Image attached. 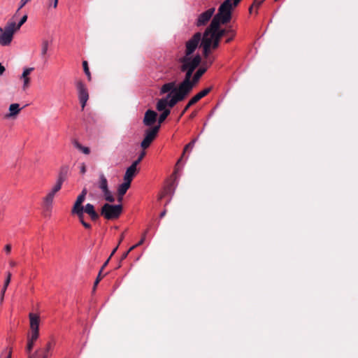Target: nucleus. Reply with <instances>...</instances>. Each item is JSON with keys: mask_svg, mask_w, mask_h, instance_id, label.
<instances>
[{"mask_svg": "<svg viewBox=\"0 0 358 358\" xmlns=\"http://www.w3.org/2000/svg\"><path fill=\"white\" fill-rule=\"evenodd\" d=\"M201 62L199 55L194 56V59L188 60L178 59L179 69L181 72L185 73L183 80L178 85V93L176 98L178 100H184L193 90L192 77L193 72Z\"/></svg>", "mask_w": 358, "mask_h": 358, "instance_id": "obj_1", "label": "nucleus"}, {"mask_svg": "<svg viewBox=\"0 0 358 358\" xmlns=\"http://www.w3.org/2000/svg\"><path fill=\"white\" fill-rule=\"evenodd\" d=\"M241 0H225L218 8L217 14L213 17L210 29L220 28L221 24H227L231 18V11Z\"/></svg>", "mask_w": 358, "mask_h": 358, "instance_id": "obj_2", "label": "nucleus"}, {"mask_svg": "<svg viewBox=\"0 0 358 358\" xmlns=\"http://www.w3.org/2000/svg\"><path fill=\"white\" fill-rule=\"evenodd\" d=\"M228 32H229V31L224 29H220L219 28H216L210 29L209 26L205 30L203 37H208V40L212 43V49H216L219 47L221 38Z\"/></svg>", "mask_w": 358, "mask_h": 358, "instance_id": "obj_3", "label": "nucleus"}, {"mask_svg": "<svg viewBox=\"0 0 358 358\" xmlns=\"http://www.w3.org/2000/svg\"><path fill=\"white\" fill-rule=\"evenodd\" d=\"M122 212V206L105 203L101 209V215L107 220H113L119 217Z\"/></svg>", "mask_w": 358, "mask_h": 358, "instance_id": "obj_4", "label": "nucleus"}, {"mask_svg": "<svg viewBox=\"0 0 358 358\" xmlns=\"http://www.w3.org/2000/svg\"><path fill=\"white\" fill-rule=\"evenodd\" d=\"M201 39V33L197 32L194 34V36L186 43L185 55L180 57L179 59L187 58L188 60L194 59V57L192 56V55L196 49Z\"/></svg>", "mask_w": 358, "mask_h": 358, "instance_id": "obj_5", "label": "nucleus"}, {"mask_svg": "<svg viewBox=\"0 0 358 358\" xmlns=\"http://www.w3.org/2000/svg\"><path fill=\"white\" fill-rule=\"evenodd\" d=\"M14 24L7 23L3 27H0V45L2 46L9 45L13 38L15 31L14 30Z\"/></svg>", "mask_w": 358, "mask_h": 358, "instance_id": "obj_6", "label": "nucleus"}, {"mask_svg": "<svg viewBox=\"0 0 358 358\" xmlns=\"http://www.w3.org/2000/svg\"><path fill=\"white\" fill-rule=\"evenodd\" d=\"M182 101V100H178L176 96H171V94H169L165 98L161 99L157 101L156 108L158 111H164V110H169L166 108V106L172 108L177 103Z\"/></svg>", "mask_w": 358, "mask_h": 358, "instance_id": "obj_7", "label": "nucleus"}, {"mask_svg": "<svg viewBox=\"0 0 358 358\" xmlns=\"http://www.w3.org/2000/svg\"><path fill=\"white\" fill-rule=\"evenodd\" d=\"M160 128L159 125L155 126L154 127L148 129L145 131V136L143 141L141 143V147L143 149H146L150 147L152 142L156 138L159 129Z\"/></svg>", "mask_w": 358, "mask_h": 358, "instance_id": "obj_8", "label": "nucleus"}, {"mask_svg": "<svg viewBox=\"0 0 358 358\" xmlns=\"http://www.w3.org/2000/svg\"><path fill=\"white\" fill-rule=\"evenodd\" d=\"M76 85L78 90V99L81 104V108L82 110H83L89 99L88 91L87 87L81 80L77 81Z\"/></svg>", "mask_w": 358, "mask_h": 358, "instance_id": "obj_9", "label": "nucleus"}, {"mask_svg": "<svg viewBox=\"0 0 358 358\" xmlns=\"http://www.w3.org/2000/svg\"><path fill=\"white\" fill-rule=\"evenodd\" d=\"M215 11V8H210L208 9L207 10L201 13L195 22V24L197 27H201L206 25L208 22L210 20V18L213 17L214 13Z\"/></svg>", "mask_w": 358, "mask_h": 358, "instance_id": "obj_10", "label": "nucleus"}, {"mask_svg": "<svg viewBox=\"0 0 358 358\" xmlns=\"http://www.w3.org/2000/svg\"><path fill=\"white\" fill-rule=\"evenodd\" d=\"M29 317L30 320L31 334H33V338H35L36 335H39L38 328L40 318L38 315L32 313H29Z\"/></svg>", "mask_w": 358, "mask_h": 358, "instance_id": "obj_11", "label": "nucleus"}, {"mask_svg": "<svg viewBox=\"0 0 358 358\" xmlns=\"http://www.w3.org/2000/svg\"><path fill=\"white\" fill-rule=\"evenodd\" d=\"M157 113L152 110H148L144 115L143 124L145 126H152L157 120Z\"/></svg>", "mask_w": 358, "mask_h": 358, "instance_id": "obj_12", "label": "nucleus"}, {"mask_svg": "<svg viewBox=\"0 0 358 358\" xmlns=\"http://www.w3.org/2000/svg\"><path fill=\"white\" fill-rule=\"evenodd\" d=\"M175 85L174 82H170L164 84L161 88V94H165L171 92V94H173L172 96H176L178 93V86L176 87Z\"/></svg>", "mask_w": 358, "mask_h": 358, "instance_id": "obj_13", "label": "nucleus"}, {"mask_svg": "<svg viewBox=\"0 0 358 358\" xmlns=\"http://www.w3.org/2000/svg\"><path fill=\"white\" fill-rule=\"evenodd\" d=\"M34 70L33 67L24 68L21 75L20 79L23 80V89L25 90L29 86L30 78L29 75Z\"/></svg>", "mask_w": 358, "mask_h": 358, "instance_id": "obj_14", "label": "nucleus"}, {"mask_svg": "<svg viewBox=\"0 0 358 358\" xmlns=\"http://www.w3.org/2000/svg\"><path fill=\"white\" fill-rule=\"evenodd\" d=\"M212 43L208 40V37H203L201 45L203 47V55L204 57H211L210 49L212 48Z\"/></svg>", "mask_w": 358, "mask_h": 358, "instance_id": "obj_15", "label": "nucleus"}, {"mask_svg": "<svg viewBox=\"0 0 358 358\" xmlns=\"http://www.w3.org/2000/svg\"><path fill=\"white\" fill-rule=\"evenodd\" d=\"M83 212L88 214L93 221H96L99 217V214L95 211L94 207L91 203H87L83 208Z\"/></svg>", "mask_w": 358, "mask_h": 358, "instance_id": "obj_16", "label": "nucleus"}, {"mask_svg": "<svg viewBox=\"0 0 358 358\" xmlns=\"http://www.w3.org/2000/svg\"><path fill=\"white\" fill-rule=\"evenodd\" d=\"M87 194V190L84 189L81 194L77 197L76 201L73 206L72 210L76 211V210H80L83 209V206H82V203H83L85 196Z\"/></svg>", "mask_w": 358, "mask_h": 358, "instance_id": "obj_17", "label": "nucleus"}, {"mask_svg": "<svg viewBox=\"0 0 358 358\" xmlns=\"http://www.w3.org/2000/svg\"><path fill=\"white\" fill-rule=\"evenodd\" d=\"M137 171V166L136 164H131L130 166H129L125 172L124 176V180H128L131 182L133 177L135 176Z\"/></svg>", "mask_w": 358, "mask_h": 358, "instance_id": "obj_18", "label": "nucleus"}, {"mask_svg": "<svg viewBox=\"0 0 358 358\" xmlns=\"http://www.w3.org/2000/svg\"><path fill=\"white\" fill-rule=\"evenodd\" d=\"M212 88H213L212 87H207V88L203 90H201V92H199L196 94H195L190 99L191 100V103L195 104L196 103H197L200 99H201L202 98L206 96L212 90Z\"/></svg>", "mask_w": 358, "mask_h": 358, "instance_id": "obj_19", "label": "nucleus"}, {"mask_svg": "<svg viewBox=\"0 0 358 358\" xmlns=\"http://www.w3.org/2000/svg\"><path fill=\"white\" fill-rule=\"evenodd\" d=\"M21 108L18 103H12L9 106V113L6 115V118H12L16 116L20 111Z\"/></svg>", "mask_w": 358, "mask_h": 358, "instance_id": "obj_20", "label": "nucleus"}, {"mask_svg": "<svg viewBox=\"0 0 358 358\" xmlns=\"http://www.w3.org/2000/svg\"><path fill=\"white\" fill-rule=\"evenodd\" d=\"M54 197L52 195L47 194L43 199V208L46 211H50L52 207Z\"/></svg>", "mask_w": 358, "mask_h": 358, "instance_id": "obj_21", "label": "nucleus"}, {"mask_svg": "<svg viewBox=\"0 0 358 358\" xmlns=\"http://www.w3.org/2000/svg\"><path fill=\"white\" fill-rule=\"evenodd\" d=\"M10 280H11V273L10 272H8L7 273V276H6V278L5 280V282H4V285L1 290V293H0V303L1 304L3 303V299H4V295H5V293H6V291L8 288V286L9 285L10 282Z\"/></svg>", "mask_w": 358, "mask_h": 358, "instance_id": "obj_22", "label": "nucleus"}, {"mask_svg": "<svg viewBox=\"0 0 358 358\" xmlns=\"http://www.w3.org/2000/svg\"><path fill=\"white\" fill-rule=\"evenodd\" d=\"M206 71V68L203 66H201L193 75L192 77V83H193V88L195 85L199 83L201 77L204 74Z\"/></svg>", "mask_w": 358, "mask_h": 358, "instance_id": "obj_23", "label": "nucleus"}, {"mask_svg": "<svg viewBox=\"0 0 358 358\" xmlns=\"http://www.w3.org/2000/svg\"><path fill=\"white\" fill-rule=\"evenodd\" d=\"M131 185V182L128 180H124V182L119 185L117 189V193L120 196H123L127 189L129 188Z\"/></svg>", "mask_w": 358, "mask_h": 358, "instance_id": "obj_24", "label": "nucleus"}, {"mask_svg": "<svg viewBox=\"0 0 358 358\" xmlns=\"http://www.w3.org/2000/svg\"><path fill=\"white\" fill-rule=\"evenodd\" d=\"M99 188L102 192H103V191L106 190L107 189H108V180H107L106 178L105 177V176L103 173L100 174V176H99Z\"/></svg>", "mask_w": 358, "mask_h": 358, "instance_id": "obj_25", "label": "nucleus"}, {"mask_svg": "<svg viewBox=\"0 0 358 358\" xmlns=\"http://www.w3.org/2000/svg\"><path fill=\"white\" fill-rule=\"evenodd\" d=\"M39 335H36L35 338H33V334H31L30 337L28 338L27 345L26 347L27 353H30L34 345V342L38 339Z\"/></svg>", "mask_w": 358, "mask_h": 358, "instance_id": "obj_26", "label": "nucleus"}, {"mask_svg": "<svg viewBox=\"0 0 358 358\" xmlns=\"http://www.w3.org/2000/svg\"><path fill=\"white\" fill-rule=\"evenodd\" d=\"M52 349V345L50 343H48L45 348L43 349L38 350L41 355V358H48L50 356V351Z\"/></svg>", "mask_w": 358, "mask_h": 358, "instance_id": "obj_27", "label": "nucleus"}, {"mask_svg": "<svg viewBox=\"0 0 358 358\" xmlns=\"http://www.w3.org/2000/svg\"><path fill=\"white\" fill-rule=\"evenodd\" d=\"M68 171H69L68 166H62L60 169V171H59V175L57 177V180L64 182L67 178Z\"/></svg>", "mask_w": 358, "mask_h": 358, "instance_id": "obj_28", "label": "nucleus"}, {"mask_svg": "<svg viewBox=\"0 0 358 358\" xmlns=\"http://www.w3.org/2000/svg\"><path fill=\"white\" fill-rule=\"evenodd\" d=\"M214 61H215V57H213V56L204 57V60L202 62L201 66L206 68V70H207L208 68L212 65V64L213 63Z\"/></svg>", "mask_w": 358, "mask_h": 358, "instance_id": "obj_29", "label": "nucleus"}, {"mask_svg": "<svg viewBox=\"0 0 358 358\" xmlns=\"http://www.w3.org/2000/svg\"><path fill=\"white\" fill-rule=\"evenodd\" d=\"M73 145L76 148H78V150L82 151L84 154H85V155L90 154V150L88 147L83 146L79 142H78L76 141H75L73 142Z\"/></svg>", "mask_w": 358, "mask_h": 358, "instance_id": "obj_30", "label": "nucleus"}, {"mask_svg": "<svg viewBox=\"0 0 358 358\" xmlns=\"http://www.w3.org/2000/svg\"><path fill=\"white\" fill-rule=\"evenodd\" d=\"M49 45H50V42L48 40L43 39L42 41V43H41V55L43 57L45 56L47 54Z\"/></svg>", "mask_w": 358, "mask_h": 358, "instance_id": "obj_31", "label": "nucleus"}, {"mask_svg": "<svg viewBox=\"0 0 358 358\" xmlns=\"http://www.w3.org/2000/svg\"><path fill=\"white\" fill-rule=\"evenodd\" d=\"M27 15H24L22 18L21 20H20V22H18L17 24H16V23L15 22H8L9 24H14V30L16 31H17L18 29H20V28L21 27V26L27 21Z\"/></svg>", "mask_w": 358, "mask_h": 358, "instance_id": "obj_32", "label": "nucleus"}, {"mask_svg": "<svg viewBox=\"0 0 358 358\" xmlns=\"http://www.w3.org/2000/svg\"><path fill=\"white\" fill-rule=\"evenodd\" d=\"M103 194V196H104V198L105 199L108 201V202H114L115 201V198L114 196H113L112 193L110 192V191L107 189L106 190L102 192Z\"/></svg>", "mask_w": 358, "mask_h": 358, "instance_id": "obj_33", "label": "nucleus"}, {"mask_svg": "<svg viewBox=\"0 0 358 358\" xmlns=\"http://www.w3.org/2000/svg\"><path fill=\"white\" fill-rule=\"evenodd\" d=\"M162 113L160 114L159 119H158V122H159L158 125H159V126H160V124H162L166 120V118L168 117V115L170 114L171 110H164V111H162Z\"/></svg>", "mask_w": 358, "mask_h": 358, "instance_id": "obj_34", "label": "nucleus"}, {"mask_svg": "<svg viewBox=\"0 0 358 358\" xmlns=\"http://www.w3.org/2000/svg\"><path fill=\"white\" fill-rule=\"evenodd\" d=\"M72 214L76 215L78 217L79 221L82 224L84 220V212L83 209L76 210V211L71 210Z\"/></svg>", "mask_w": 358, "mask_h": 358, "instance_id": "obj_35", "label": "nucleus"}, {"mask_svg": "<svg viewBox=\"0 0 358 358\" xmlns=\"http://www.w3.org/2000/svg\"><path fill=\"white\" fill-rule=\"evenodd\" d=\"M83 70L85 71V73L87 76L88 80H91V74H90V70H89V68H88V64H87V61H84L83 62Z\"/></svg>", "mask_w": 358, "mask_h": 358, "instance_id": "obj_36", "label": "nucleus"}, {"mask_svg": "<svg viewBox=\"0 0 358 358\" xmlns=\"http://www.w3.org/2000/svg\"><path fill=\"white\" fill-rule=\"evenodd\" d=\"M263 0H254L253 4L249 8L250 13H252L254 8H257L262 3Z\"/></svg>", "mask_w": 358, "mask_h": 358, "instance_id": "obj_37", "label": "nucleus"}, {"mask_svg": "<svg viewBox=\"0 0 358 358\" xmlns=\"http://www.w3.org/2000/svg\"><path fill=\"white\" fill-rule=\"evenodd\" d=\"M62 184H63V182L57 179V181H56L55 184L53 185V187H52V189H53V191H56L58 192L61 189Z\"/></svg>", "mask_w": 358, "mask_h": 358, "instance_id": "obj_38", "label": "nucleus"}, {"mask_svg": "<svg viewBox=\"0 0 358 358\" xmlns=\"http://www.w3.org/2000/svg\"><path fill=\"white\" fill-rule=\"evenodd\" d=\"M4 353H7V356H6V358H11V355H12V348H5V349L2 351V352H1V355H0V357H1Z\"/></svg>", "mask_w": 358, "mask_h": 358, "instance_id": "obj_39", "label": "nucleus"}, {"mask_svg": "<svg viewBox=\"0 0 358 358\" xmlns=\"http://www.w3.org/2000/svg\"><path fill=\"white\" fill-rule=\"evenodd\" d=\"M145 151H142V152L140 153V155H139V156H138V159H137L136 160H135V161L133 162V164H136V166H138V164L141 162V160L143 159V157H145Z\"/></svg>", "mask_w": 358, "mask_h": 358, "instance_id": "obj_40", "label": "nucleus"}, {"mask_svg": "<svg viewBox=\"0 0 358 358\" xmlns=\"http://www.w3.org/2000/svg\"><path fill=\"white\" fill-rule=\"evenodd\" d=\"M195 141L196 140H193L190 143H189L187 145H185V148H184V152H183V155L185 154V152L188 150V149H192L194 145V143H195Z\"/></svg>", "mask_w": 358, "mask_h": 358, "instance_id": "obj_41", "label": "nucleus"}, {"mask_svg": "<svg viewBox=\"0 0 358 358\" xmlns=\"http://www.w3.org/2000/svg\"><path fill=\"white\" fill-rule=\"evenodd\" d=\"M147 233L148 230L145 231V232L143 234L141 239H139V241L136 243V245L140 246L144 243Z\"/></svg>", "mask_w": 358, "mask_h": 358, "instance_id": "obj_42", "label": "nucleus"}, {"mask_svg": "<svg viewBox=\"0 0 358 358\" xmlns=\"http://www.w3.org/2000/svg\"><path fill=\"white\" fill-rule=\"evenodd\" d=\"M101 273H102V271H101V270H100L99 273L98 274V276H97V278H96V280L94 282V288H93L94 290H95V288H96V285H98V283L99 282V281L101 280V279L102 278L101 277Z\"/></svg>", "mask_w": 358, "mask_h": 358, "instance_id": "obj_43", "label": "nucleus"}, {"mask_svg": "<svg viewBox=\"0 0 358 358\" xmlns=\"http://www.w3.org/2000/svg\"><path fill=\"white\" fill-rule=\"evenodd\" d=\"M29 356L28 358H41V355L39 354V351L36 350L34 353L31 354L28 353Z\"/></svg>", "mask_w": 358, "mask_h": 358, "instance_id": "obj_44", "label": "nucleus"}, {"mask_svg": "<svg viewBox=\"0 0 358 358\" xmlns=\"http://www.w3.org/2000/svg\"><path fill=\"white\" fill-rule=\"evenodd\" d=\"M193 105L194 103H191V100H189L187 104L184 108L183 110L182 111L181 115H183L186 113V111Z\"/></svg>", "mask_w": 358, "mask_h": 358, "instance_id": "obj_45", "label": "nucleus"}, {"mask_svg": "<svg viewBox=\"0 0 358 358\" xmlns=\"http://www.w3.org/2000/svg\"><path fill=\"white\" fill-rule=\"evenodd\" d=\"M31 0H21L20 3V6L18 8V10L23 8L27 3L31 1Z\"/></svg>", "mask_w": 358, "mask_h": 358, "instance_id": "obj_46", "label": "nucleus"}, {"mask_svg": "<svg viewBox=\"0 0 358 358\" xmlns=\"http://www.w3.org/2000/svg\"><path fill=\"white\" fill-rule=\"evenodd\" d=\"M4 250L7 254H9L11 251V245L10 244H8L5 246Z\"/></svg>", "mask_w": 358, "mask_h": 358, "instance_id": "obj_47", "label": "nucleus"}, {"mask_svg": "<svg viewBox=\"0 0 358 358\" xmlns=\"http://www.w3.org/2000/svg\"><path fill=\"white\" fill-rule=\"evenodd\" d=\"M165 192L166 194H173V191L171 189V185H170L169 187H168L166 190H165Z\"/></svg>", "mask_w": 358, "mask_h": 358, "instance_id": "obj_48", "label": "nucleus"}, {"mask_svg": "<svg viewBox=\"0 0 358 358\" xmlns=\"http://www.w3.org/2000/svg\"><path fill=\"white\" fill-rule=\"evenodd\" d=\"M82 224L86 229H90L91 228V225L89 223L86 222L85 221L83 222Z\"/></svg>", "mask_w": 358, "mask_h": 358, "instance_id": "obj_49", "label": "nucleus"}, {"mask_svg": "<svg viewBox=\"0 0 358 358\" xmlns=\"http://www.w3.org/2000/svg\"><path fill=\"white\" fill-rule=\"evenodd\" d=\"M110 259V257H108V259L105 262V263L103 264V265L102 266L101 270V271H103V268L108 265L109 261Z\"/></svg>", "mask_w": 358, "mask_h": 358, "instance_id": "obj_50", "label": "nucleus"}, {"mask_svg": "<svg viewBox=\"0 0 358 358\" xmlns=\"http://www.w3.org/2000/svg\"><path fill=\"white\" fill-rule=\"evenodd\" d=\"M5 67L0 63V76L3 75L5 71Z\"/></svg>", "mask_w": 358, "mask_h": 358, "instance_id": "obj_51", "label": "nucleus"}, {"mask_svg": "<svg viewBox=\"0 0 358 358\" xmlns=\"http://www.w3.org/2000/svg\"><path fill=\"white\" fill-rule=\"evenodd\" d=\"M57 192H56V191H53V189H51L48 192V194H50V195H52V196H55V195L56 194V193H57Z\"/></svg>", "mask_w": 358, "mask_h": 358, "instance_id": "obj_52", "label": "nucleus"}, {"mask_svg": "<svg viewBox=\"0 0 358 358\" xmlns=\"http://www.w3.org/2000/svg\"><path fill=\"white\" fill-rule=\"evenodd\" d=\"M129 252L128 251H127L126 252H124V253L122 255V256L121 260L124 259L127 257V255H128V254H129Z\"/></svg>", "mask_w": 358, "mask_h": 358, "instance_id": "obj_53", "label": "nucleus"}, {"mask_svg": "<svg viewBox=\"0 0 358 358\" xmlns=\"http://www.w3.org/2000/svg\"><path fill=\"white\" fill-rule=\"evenodd\" d=\"M9 264L11 267H15L16 266V262L14 261H10Z\"/></svg>", "mask_w": 358, "mask_h": 358, "instance_id": "obj_54", "label": "nucleus"}, {"mask_svg": "<svg viewBox=\"0 0 358 358\" xmlns=\"http://www.w3.org/2000/svg\"><path fill=\"white\" fill-rule=\"evenodd\" d=\"M166 210H163V211L160 213V215H159L160 218H162L163 217H164V216H165V215H166Z\"/></svg>", "mask_w": 358, "mask_h": 358, "instance_id": "obj_55", "label": "nucleus"}, {"mask_svg": "<svg viewBox=\"0 0 358 358\" xmlns=\"http://www.w3.org/2000/svg\"><path fill=\"white\" fill-rule=\"evenodd\" d=\"M49 1H51L52 0H48ZM57 4H58V0H54V4H53V8H57Z\"/></svg>", "mask_w": 358, "mask_h": 358, "instance_id": "obj_56", "label": "nucleus"}, {"mask_svg": "<svg viewBox=\"0 0 358 358\" xmlns=\"http://www.w3.org/2000/svg\"><path fill=\"white\" fill-rule=\"evenodd\" d=\"M117 247H118V246H116V247L113 249V250L112 251V252H111V254H110V257H112V256L115 253V252H116V251H117Z\"/></svg>", "mask_w": 358, "mask_h": 358, "instance_id": "obj_57", "label": "nucleus"}, {"mask_svg": "<svg viewBox=\"0 0 358 358\" xmlns=\"http://www.w3.org/2000/svg\"><path fill=\"white\" fill-rule=\"evenodd\" d=\"M136 247H138V245H136H136H133V246H131V247L129 249L128 252H130L131 250H134V248H136Z\"/></svg>", "mask_w": 358, "mask_h": 358, "instance_id": "obj_58", "label": "nucleus"}, {"mask_svg": "<svg viewBox=\"0 0 358 358\" xmlns=\"http://www.w3.org/2000/svg\"><path fill=\"white\" fill-rule=\"evenodd\" d=\"M196 112H193L192 113V114L190 115V118H193L196 116Z\"/></svg>", "mask_w": 358, "mask_h": 358, "instance_id": "obj_59", "label": "nucleus"}, {"mask_svg": "<svg viewBox=\"0 0 358 358\" xmlns=\"http://www.w3.org/2000/svg\"><path fill=\"white\" fill-rule=\"evenodd\" d=\"M48 3H49V6H50H50H53V4H54V0H52L51 1H48Z\"/></svg>", "mask_w": 358, "mask_h": 358, "instance_id": "obj_60", "label": "nucleus"}, {"mask_svg": "<svg viewBox=\"0 0 358 358\" xmlns=\"http://www.w3.org/2000/svg\"><path fill=\"white\" fill-rule=\"evenodd\" d=\"M81 172H82L83 173H85V166H82V168H81Z\"/></svg>", "mask_w": 358, "mask_h": 358, "instance_id": "obj_61", "label": "nucleus"}, {"mask_svg": "<svg viewBox=\"0 0 358 358\" xmlns=\"http://www.w3.org/2000/svg\"><path fill=\"white\" fill-rule=\"evenodd\" d=\"M232 40V36L226 40V43H229Z\"/></svg>", "mask_w": 358, "mask_h": 358, "instance_id": "obj_62", "label": "nucleus"}, {"mask_svg": "<svg viewBox=\"0 0 358 358\" xmlns=\"http://www.w3.org/2000/svg\"><path fill=\"white\" fill-rule=\"evenodd\" d=\"M122 196H120L118 195V201H119V202H121V201H122Z\"/></svg>", "mask_w": 358, "mask_h": 358, "instance_id": "obj_63", "label": "nucleus"}, {"mask_svg": "<svg viewBox=\"0 0 358 358\" xmlns=\"http://www.w3.org/2000/svg\"><path fill=\"white\" fill-rule=\"evenodd\" d=\"M123 238H124V236L122 234V236H120V240L119 241V243L122 241Z\"/></svg>", "mask_w": 358, "mask_h": 358, "instance_id": "obj_64", "label": "nucleus"}]
</instances>
